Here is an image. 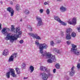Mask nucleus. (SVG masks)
<instances>
[{
  "label": "nucleus",
  "instance_id": "14",
  "mask_svg": "<svg viewBox=\"0 0 80 80\" xmlns=\"http://www.w3.org/2000/svg\"><path fill=\"white\" fill-rule=\"evenodd\" d=\"M72 38L70 33H67L66 34V39L67 40H69Z\"/></svg>",
  "mask_w": 80,
  "mask_h": 80
},
{
  "label": "nucleus",
  "instance_id": "34",
  "mask_svg": "<svg viewBox=\"0 0 80 80\" xmlns=\"http://www.w3.org/2000/svg\"><path fill=\"white\" fill-rule=\"evenodd\" d=\"M54 50L56 52H57V53H59V50H57V48H55L54 49Z\"/></svg>",
  "mask_w": 80,
  "mask_h": 80
},
{
  "label": "nucleus",
  "instance_id": "31",
  "mask_svg": "<svg viewBox=\"0 0 80 80\" xmlns=\"http://www.w3.org/2000/svg\"><path fill=\"white\" fill-rule=\"evenodd\" d=\"M28 28H29V30H30V31H32V28L31 27V26H28Z\"/></svg>",
  "mask_w": 80,
  "mask_h": 80
},
{
  "label": "nucleus",
  "instance_id": "26",
  "mask_svg": "<svg viewBox=\"0 0 80 80\" xmlns=\"http://www.w3.org/2000/svg\"><path fill=\"white\" fill-rule=\"evenodd\" d=\"M26 65L25 63H23L22 65V69H25L26 68Z\"/></svg>",
  "mask_w": 80,
  "mask_h": 80
},
{
  "label": "nucleus",
  "instance_id": "9",
  "mask_svg": "<svg viewBox=\"0 0 80 80\" xmlns=\"http://www.w3.org/2000/svg\"><path fill=\"white\" fill-rule=\"evenodd\" d=\"M7 10L11 13V17H13V14H14V11L13 10L12 8L10 7H8L7 8Z\"/></svg>",
  "mask_w": 80,
  "mask_h": 80
},
{
  "label": "nucleus",
  "instance_id": "10",
  "mask_svg": "<svg viewBox=\"0 0 80 80\" xmlns=\"http://www.w3.org/2000/svg\"><path fill=\"white\" fill-rule=\"evenodd\" d=\"M68 23L71 25H76L77 24V18H72V21L71 22L70 21H68Z\"/></svg>",
  "mask_w": 80,
  "mask_h": 80
},
{
  "label": "nucleus",
  "instance_id": "20",
  "mask_svg": "<svg viewBox=\"0 0 80 80\" xmlns=\"http://www.w3.org/2000/svg\"><path fill=\"white\" fill-rule=\"evenodd\" d=\"M71 36L73 38H75V37H76V36H77L76 33H75V32H72Z\"/></svg>",
  "mask_w": 80,
  "mask_h": 80
},
{
  "label": "nucleus",
  "instance_id": "24",
  "mask_svg": "<svg viewBox=\"0 0 80 80\" xmlns=\"http://www.w3.org/2000/svg\"><path fill=\"white\" fill-rule=\"evenodd\" d=\"M16 70L17 74H20V71L19 68H16Z\"/></svg>",
  "mask_w": 80,
  "mask_h": 80
},
{
  "label": "nucleus",
  "instance_id": "22",
  "mask_svg": "<svg viewBox=\"0 0 80 80\" xmlns=\"http://www.w3.org/2000/svg\"><path fill=\"white\" fill-rule=\"evenodd\" d=\"M11 56H12V57L15 58H16L17 57V53H14Z\"/></svg>",
  "mask_w": 80,
  "mask_h": 80
},
{
  "label": "nucleus",
  "instance_id": "23",
  "mask_svg": "<svg viewBox=\"0 0 80 80\" xmlns=\"http://www.w3.org/2000/svg\"><path fill=\"white\" fill-rule=\"evenodd\" d=\"M16 10L17 11H19L20 10V6L18 4H17L16 6Z\"/></svg>",
  "mask_w": 80,
  "mask_h": 80
},
{
  "label": "nucleus",
  "instance_id": "47",
  "mask_svg": "<svg viewBox=\"0 0 80 80\" xmlns=\"http://www.w3.org/2000/svg\"><path fill=\"white\" fill-rule=\"evenodd\" d=\"M24 79H27V78H24Z\"/></svg>",
  "mask_w": 80,
  "mask_h": 80
},
{
  "label": "nucleus",
  "instance_id": "33",
  "mask_svg": "<svg viewBox=\"0 0 80 80\" xmlns=\"http://www.w3.org/2000/svg\"><path fill=\"white\" fill-rule=\"evenodd\" d=\"M50 45L52 46H54V42H53V41H52L51 42Z\"/></svg>",
  "mask_w": 80,
  "mask_h": 80
},
{
  "label": "nucleus",
  "instance_id": "39",
  "mask_svg": "<svg viewBox=\"0 0 80 80\" xmlns=\"http://www.w3.org/2000/svg\"><path fill=\"white\" fill-rule=\"evenodd\" d=\"M44 4L45 5H48V3L47 2H44Z\"/></svg>",
  "mask_w": 80,
  "mask_h": 80
},
{
  "label": "nucleus",
  "instance_id": "2",
  "mask_svg": "<svg viewBox=\"0 0 80 80\" xmlns=\"http://www.w3.org/2000/svg\"><path fill=\"white\" fill-rule=\"evenodd\" d=\"M42 57H45L46 56L48 58H49L47 62L48 63H52L53 62H55L56 61L55 56L53 55L49 52H46L41 55Z\"/></svg>",
  "mask_w": 80,
  "mask_h": 80
},
{
  "label": "nucleus",
  "instance_id": "5",
  "mask_svg": "<svg viewBox=\"0 0 80 80\" xmlns=\"http://www.w3.org/2000/svg\"><path fill=\"white\" fill-rule=\"evenodd\" d=\"M10 73H11V75H12L13 77H15L16 76L15 74V71L13 68H10V71L6 73V76L8 78H10Z\"/></svg>",
  "mask_w": 80,
  "mask_h": 80
},
{
  "label": "nucleus",
  "instance_id": "49",
  "mask_svg": "<svg viewBox=\"0 0 80 80\" xmlns=\"http://www.w3.org/2000/svg\"><path fill=\"white\" fill-rule=\"evenodd\" d=\"M59 42H60V41H59Z\"/></svg>",
  "mask_w": 80,
  "mask_h": 80
},
{
  "label": "nucleus",
  "instance_id": "38",
  "mask_svg": "<svg viewBox=\"0 0 80 80\" xmlns=\"http://www.w3.org/2000/svg\"><path fill=\"white\" fill-rule=\"evenodd\" d=\"M43 10L42 9L40 10V13H43Z\"/></svg>",
  "mask_w": 80,
  "mask_h": 80
},
{
  "label": "nucleus",
  "instance_id": "7",
  "mask_svg": "<svg viewBox=\"0 0 80 80\" xmlns=\"http://www.w3.org/2000/svg\"><path fill=\"white\" fill-rule=\"evenodd\" d=\"M36 19L38 22V23L37 24V26H41V25H43L42 19V18H41L39 16H37Z\"/></svg>",
  "mask_w": 80,
  "mask_h": 80
},
{
  "label": "nucleus",
  "instance_id": "37",
  "mask_svg": "<svg viewBox=\"0 0 80 80\" xmlns=\"http://www.w3.org/2000/svg\"><path fill=\"white\" fill-rule=\"evenodd\" d=\"M67 44H68V45H70V44L71 43V42H70V41H67Z\"/></svg>",
  "mask_w": 80,
  "mask_h": 80
},
{
  "label": "nucleus",
  "instance_id": "41",
  "mask_svg": "<svg viewBox=\"0 0 80 80\" xmlns=\"http://www.w3.org/2000/svg\"><path fill=\"white\" fill-rule=\"evenodd\" d=\"M60 34L62 36H63V32L61 31L60 32Z\"/></svg>",
  "mask_w": 80,
  "mask_h": 80
},
{
  "label": "nucleus",
  "instance_id": "21",
  "mask_svg": "<svg viewBox=\"0 0 80 80\" xmlns=\"http://www.w3.org/2000/svg\"><path fill=\"white\" fill-rule=\"evenodd\" d=\"M72 29L71 28L68 29L66 30L67 33H70L72 32Z\"/></svg>",
  "mask_w": 80,
  "mask_h": 80
},
{
  "label": "nucleus",
  "instance_id": "8",
  "mask_svg": "<svg viewBox=\"0 0 80 80\" xmlns=\"http://www.w3.org/2000/svg\"><path fill=\"white\" fill-rule=\"evenodd\" d=\"M75 68V67L73 66L71 69V71L69 73V75L71 76V77H72L75 75V71L74 70Z\"/></svg>",
  "mask_w": 80,
  "mask_h": 80
},
{
  "label": "nucleus",
  "instance_id": "1",
  "mask_svg": "<svg viewBox=\"0 0 80 80\" xmlns=\"http://www.w3.org/2000/svg\"><path fill=\"white\" fill-rule=\"evenodd\" d=\"M12 28H4L2 29L1 32L2 34H4V35H6L7 34V31H11L13 32L14 31V33H17L16 35H14V36H10V35L8 34L7 35V37L5 38V39L7 40H10V42L11 43L13 42L14 40H16L18 38H20L21 37V34H22V32L20 31V29H18V28H16V29H15L13 26H11Z\"/></svg>",
  "mask_w": 80,
  "mask_h": 80
},
{
  "label": "nucleus",
  "instance_id": "4",
  "mask_svg": "<svg viewBox=\"0 0 80 80\" xmlns=\"http://www.w3.org/2000/svg\"><path fill=\"white\" fill-rule=\"evenodd\" d=\"M48 48V45L45 43L43 44H40L39 46V52L40 53L42 54L43 53V48L47 49Z\"/></svg>",
  "mask_w": 80,
  "mask_h": 80
},
{
  "label": "nucleus",
  "instance_id": "32",
  "mask_svg": "<svg viewBox=\"0 0 80 80\" xmlns=\"http://www.w3.org/2000/svg\"><path fill=\"white\" fill-rule=\"evenodd\" d=\"M35 44L37 45H38H38H40V44L39 43V42H38V41H36L35 42Z\"/></svg>",
  "mask_w": 80,
  "mask_h": 80
},
{
  "label": "nucleus",
  "instance_id": "48",
  "mask_svg": "<svg viewBox=\"0 0 80 80\" xmlns=\"http://www.w3.org/2000/svg\"><path fill=\"white\" fill-rule=\"evenodd\" d=\"M11 4H13V3H11Z\"/></svg>",
  "mask_w": 80,
  "mask_h": 80
},
{
  "label": "nucleus",
  "instance_id": "25",
  "mask_svg": "<svg viewBox=\"0 0 80 80\" xmlns=\"http://www.w3.org/2000/svg\"><path fill=\"white\" fill-rule=\"evenodd\" d=\"M60 65L59 64L57 63L55 65V67L57 69H59L60 68Z\"/></svg>",
  "mask_w": 80,
  "mask_h": 80
},
{
  "label": "nucleus",
  "instance_id": "13",
  "mask_svg": "<svg viewBox=\"0 0 80 80\" xmlns=\"http://www.w3.org/2000/svg\"><path fill=\"white\" fill-rule=\"evenodd\" d=\"M60 9L62 12H65L67 10V8L63 6L61 7Z\"/></svg>",
  "mask_w": 80,
  "mask_h": 80
},
{
  "label": "nucleus",
  "instance_id": "11",
  "mask_svg": "<svg viewBox=\"0 0 80 80\" xmlns=\"http://www.w3.org/2000/svg\"><path fill=\"white\" fill-rule=\"evenodd\" d=\"M40 70H42V71H46V72H49L50 71V69H47L45 67L43 66H41L40 67Z\"/></svg>",
  "mask_w": 80,
  "mask_h": 80
},
{
  "label": "nucleus",
  "instance_id": "46",
  "mask_svg": "<svg viewBox=\"0 0 80 80\" xmlns=\"http://www.w3.org/2000/svg\"><path fill=\"white\" fill-rule=\"evenodd\" d=\"M0 3H1V4H3V2L2 1H1Z\"/></svg>",
  "mask_w": 80,
  "mask_h": 80
},
{
  "label": "nucleus",
  "instance_id": "27",
  "mask_svg": "<svg viewBox=\"0 0 80 80\" xmlns=\"http://www.w3.org/2000/svg\"><path fill=\"white\" fill-rule=\"evenodd\" d=\"M25 13L26 15H28L29 13H30V12H29V11L28 10H27V9H26L25 10Z\"/></svg>",
  "mask_w": 80,
  "mask_h": 80
},
{
  "label": "nucleus",
  "instance_id": "45",
  "mask_svg": "<svg viewBox=\"0 0 80 80\" xmlns=\"http://www.w3.org/2000/svg\"><path fill=\"white\" fill-rule=\"evenodd\" d=\"M58 2H62L63 0H57Z\"/></svg>",
  "mask_w": 80,
  "mask_h": 80
},
{
  "label": "nucleus",
  "instance_id": "36",
  "mask_svg": "<svg viewBox=\"0 0 80 80\" xmlns=\"http://www.w3.org/2000/svg\"><path fill=\"white\" fill-rule=\"evenodd\" d=\"M20 43L21 44H22L23 43V39L21 40L20 41H19Z\"/></svg>",
  "mask_w": 80,
  "mask_h": 80
},
{
  "label": "nucleus",
  "instance_id": "18",
  "mask_svg": "<svg viewBox=\"0 0 80 80\" xmlns=\"http://www.w3.org/2000/svg\"><path fill=\"white\" fill-rule=\"evenodd\" d=\"M14 58L13 57V56H11L9 58L8 61L9 62H13Z\"/></svg>",
  "mask_w": 80,
  "mask_h": 80
},
{
  "label": "nucleus",
  "instance_id": "43",
  "mask_svg": "<svg viewBox=\"0 0 80 80\" xmlns=\"http://www.w3.org/2000/svg\"><path fill=\"white\" fill-rule=\"evenodd\" d=\"M1 29H2V24L0 23V30H1Z\"/></svg>",
  "mask_w": 80,
  "mask_h": 80
},
{
  "label": "nucleus",
  "instance_id": "16",
  "mask_svg": "<svg viewBox=\"0 0 80 80\" xmlns=\"http://www.w3.org/2000/svg\"><path fill=\"white\" fill-rule=\"evenodd\" d=\"M8 50L6 49L4 50V52L2 53V54L3 55L5 56H6V55H7L8 54Z\"/></svg>",
  "mask_w": 80,
  "mask_h": 80
},
{
  "label": "nucleus",
  "instance_id": "30",
  "mask_svg": "<svg viewBox=\"0 0 80 80\" xmlns=\"http://www.w3.org/2000/svg\"><path fill=\"white\" fill-rule=\"evenodd\" d=\"M36 39H37V40H41L42 39L41 38H40V37L39 36H38H38H37V37H36Z\"/></svg>",
  "mask_w": 80,
  "mask_h": 80
},
{
  "label": "nucleus",
  "instance_id": "28",
  "mask_svg": "<svg viewBox=\"0 0 80 80\" xmlns=\"http://www.w3.org/2000/svg\"><path fill=\"white\" fill-rule=\"evenodd\" d=\"M59 23H62V24L63 25H67V24L66 23H65L64 22H63L61 20V22H59Z\"/></svg>",
  "mask_w": 80,
  "mask_h": 80
},
{
  "label": "nucleus",
  "instance_id": "19",
  "mask_svg": "<svg viewBox=\"0 0 80 80\" xmlns=\"http://www.w3.org/2000/svg\"><path fill=\"white\" fill-rule=\"evenodd\" d=\"M14 58L13 57V56H11L9 58L8 61L9 62H13Z\"/></svg>",
  "mask_w": 80,
  "mask_h": 80
},
{
  "label": "nucleus",
  "instance_id": "6",
  "mask_svg": "<svg viewBox=\"0 0 80 80\" xmlns=\"http://www.w3.org/2000/svg\"><path fill=\"white\" fill-rule=\"evenodd\" d=\"M42 76V78L43 80H47L48 78V77L50 76V74L49 73L47 74L45 72H43L41 73Z\"/></svg>",
  "mask_w": 80,
  "mask_h": 80
},
{
  "label": "nucleus",
  "instance_id": "12",
  "mask_svg": "<svg viewBox=\"0 0 80 80\" xmlns=\"http://www.w3.org/2000/svg\"><path fill=\"white\" fill-rule=\"evenodd\" d=\"M30 37H32L33 38H36L38 34H33V33H28Z\"/></svg>",
  "mask_w": 80,
  "mask_h": 80
},
{
  "label": "nucleus",
  "instance_id": "44",
  "mask_svg": "<svg viewBox=\"0 0 80 80\" xmlns=\"http://www.w3.org/2000/svg\"><path fill=\"white\" fill-rule=\"evenodd\" d=\"M66 79L67 80H69V78H68V77H67V78H66Z\"/></svg>",
  "mask_w": 80,
  "mask_h": 80
},
{
  "label": "nucleus",
  "instance_id": "15",
  "mask_svg": "<svg viewBox=\"0 0 80 80\" xmlns=\"http://www.w3.org/2000/svg\"><path fill=\"white\" fill-rule=\"evenodd\" d=\"M54 18L55 20L58 22H61V20H60V19L59 18V17L54 16Z\"/></svg>",
  "mask_w": 80,
  "mask_h": 80
},
{
  "label": "nucleus",
  "instance_id": "29",
  "mask_svg": "<svg viewBox=\"0 0 80 80\" xmlns=\"http://www.w3.org/2000/svg\"><path fill=\"white\" fill-rule=\"evenodd\" d=\"M46 12L47 15H49L50 13V10H49V9H48L46 11Z\"/></svg>",
  "mask_w": 80,
  "mask_h": 80
},
{
  "label": "nucleus",
  "instance_id": "3",
  "mask_svg": "<svg viewBox=\"0 0 80 80\" xmlns=\"http://www.w3.org/2000/svg\"><path fill=\"white\" fill-rule=\"evenodd\" d=\"M72 48L71 50V52H72L75 55H80V52L79 51L77 50V46L72 44Z\"/></svg>",
  "mask_w": 80,
  "mask_h": 80
},
{
  "label": "nucleus",
  "instance_id": "40",
  "mask_svg": "<svg viewBox=\"0 0 80 80\" xmlns=\"http://www.w3.org/2000/svg\"><path fill=\"white\" fill-rule=\"evenodd\" d=\"M77 29L78 31L79 32H80V27L77 28Z\"/></svg>",
  "mask_w": 80,
  "mask_h": 80
},
{
  "label": "nucleus",
  "instance_id": "35",
  "mask_svg": "<svg viewBox=\"0 0 80 80\" xmlns=\"http://www.w3.org/2000/svg\"><path fill=\"white\" fill-rule=\"evenodd\" d=\"M77 67L78 69L80 68V63H78V64L77 66Z\"/></svg>",
  "mask_w": 80,
  "mask_h": 80
},
{
  "label": "nucleus",
  "instance_id": "42",
  "mask_svg": "<svg viewBox=\"0 0 80 80\" xmlns=\"http://www.w3.org/2000/svg\"><path fill=\"white\" fill-rule=\"evenodd\" d=\"M53 73H55L56 72V69H54L53 70Z\"/></svg>",
  "mask_w": 80,
  "mask_h": 80
},
{
  "label": "nucleus",
  "instance_id": "17",
  "mask_svg": "<svg viewBox=\"0 0 80 80\" xmlns=\"http://www.w3.org/2000/svg\"><path fill=\"white\" fill-rule=\"evenodd\" d=\"M30 70L31 71L30 73H32L34 71V67L32 66H31L29 67Z\"/></svg>",
  "mask_w": 80,
  "mask_h": 80
}]
</instances>
